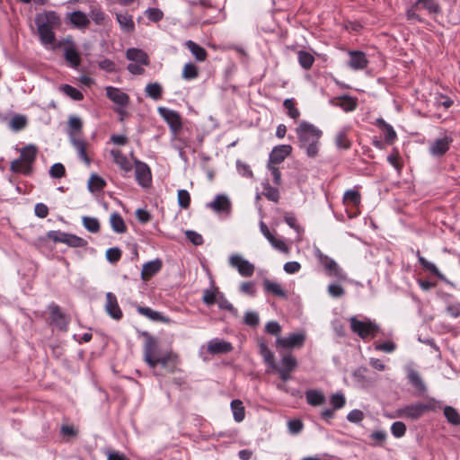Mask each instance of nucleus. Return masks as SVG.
<instances>
[{
	"label": "nucleus",
	"instance_id": "obj_1",
	"mask_svg": "<svg viewBox=\"0 0 460 460\" xmlns=\"http://www.w3.org/2000/svg\"><path fill=\"white\" fill-rule=\"evenodd\" d=\"M299 147L309 158H315L320 152V139L323 132L314 124L303 120L296 128Z\"/></svg>",
	"mask_w": 460,
	"mask_h": 460
},
{
	"label": "nucleus",
	"instance_id": "obj_2",
	"mask_svg": "<svg viewBox=\"0 0 460 460\" xmlns=\"http://www.w3.org/2000/svg\"><path fill=\"white\" fill-rule=\"evenodd\" d=\"M35 23L40 42L43 45L53 44L56 40L54 29L59 26L60 19L56 12L46 11L35 17Z\"/></svg>",
	"mask_w": 460,
	"mask_h": 460
},
{
	"label": "nucleus",
	"instance_id": "obj_3",
	"mask_svg": "<svg viewBox=\"0 0 460 460\" xmlns=\"http://www.w3.org/2000/svg\"><path fill=\"white\" fill-rule=\"evenodd\" d=\"M438 402L433 398L428 400L427 402H418L408 404L396 410L395 417L410 420H418L425 412L435 411L438 408Z\"/></svg>",
	"mask_w": 460,
	"mask_h": 460
},
{
	"label": "nucleus",
	"instance_id": "obj_4",
	"mask_svg": "<svg viewBox=\"0 0 460 460\" xmlns=\"http://www.w3.org/2000/svg\"><path fill=\"white\" fill-rule=\"evenodd\" d=\"M314 254L329 277L335 278L339 281H346L348 279L346 272L333 259L323 254L318 248L315 250Z\"/></svg>",
	"mask_w": 460,
	"mask_h": 460
},
{
	"label": "nucleus",
	"instance_id": "obj_5",
	"mask_svg": "<svg viewBox=\"0 0 460 460\" xmlns=\"http://www.w3.org/2000/svg\"><path fill=\"white\" fill-rule=\"evenodd\" d=\"M349 322L352 332L363 340L375 338L380 330L376 323L369 320L359 321L356 317H351Z\"/></svg>",
	"mask_w": 460,
	"mask_h": 460
},
{
	"label": "nucleus",
	"instance_id": "obj_6",
	"mask_svg": "<svg viewBox=\"0 0 460 460\" xmlns=\"http://www.w3.org/2000/svg\"><path fill=\"white\" fill-rule=\"evenodd\" d=\"M157 112L168 124L173 137H176L182 128V121L180 113L166 107H158Z\"/></svg>",
	"mask_w": 460,
	"mask_h": 460
},
{
	"label": "nucleus",
	"instance_id": "obj_7",
	"mask_svg": "<svg viewBox=\"0 0 460 460\" xmlns=\"http://www.w3.org/2000/svg\"><path fill=\"white\" fill-rule=\"evenodd\" d=\"M229 264L236 269L241 276L245 278L252 277L255 270L254 265L239 254L231 255Z\"/></svg>",
	"mask_w": 460,
	"mask_h": 460
},
{
	"label": "nucleus",
	"instance_id": "obj_8",
	"mask_svg": "<svg viewBox=\"0 0 460 460\" xmlns=\"http://www.w3.org/2000/svg\"><path fill=\"white\" fill-rule=\"evenodd\" d=\"M135 177L137 182L143 188H147L152 183V173L150 167L144 162L134 160Z\"/></svg>",
	"mask_w": 460,
	"mask_h": 460
},
{
	"label": "nucleus",
	"instance_id": "obj_9",
	"mask_svg": "<svg viewBox=\"0 0 460 460\" xmlns=\"http://www.w3.org/2000/svg\"><path fill=\"white\" fill-rule=\"evenodd\" d=\"M50 313V323L60 331H66L70 322V318L64 314L60 307L56 304H51L49 306Z\"/></svg>",
	"mask_w": 460,
	"mask_h": 460
},
{
	"label": "nucleus",
	"instance_id": "obj_10",
	"mask_svg": "<svg viewBox=\"0 0 460 460\" xmlns=\"http://www.w3.org/2000/svg\"><path fill=\"white\" fill-rule=\"evenodd\" d=\"M146 339L144 345V359L147 365L154 368V359L157 357L158 344L155 338L145 333Z\"/></svg>",
	"mask_w": 460,
	"mask_h": 460
},
{
	"label": "nucleus",
	"instance_id": "obj_11",
	"mask_svg": "<svg viewBox=\"0 0 460 460\" xmlns=\"http://www.w3.org/2000/svg\"><path fill=\"white\" fill-rule=\"evenodd\" d=\"M305 341L304 333H291L288 337H279L276 340L278 347L283 349H292L295 347H302Z\"/></svg>",
	"mask_w": 460,
	"mask_h": 460
},
{
	"label": "nucleus",
	"instance_id": "obj_12",
	"mask_svg": "<svg viewBox=\"0 0 460 460\" xmlns=\"http://www.w3.org/2000/svg\"><path fill=\"white\" fill-rule=\"evenodd\" d=\"M106 96L116 105L126 108L129 102V96L119 88L105 87Z\"/></svg>",
	"mask_w": 460,
	"mask_h": 460
},
{
	"label": "nucleus",
	"instance_id": "obj_13",
	"mask_svg": "<svg viewBox=\"0 0 460 460\" xmlns=\"http://www.w3.org/2000/svg\"><path fill=\"white\" fill-rule=\"evenodd\" d=\"M452 142L453 138L449 136L435 139L429 148L430 155L436 157L442 156L449 150Z\"/></svg>",
	"mask_w": 460,
	"mask_h": 460
},
{
	"label": "nucleus",
	"instance_id": "obj_14",
	"mask_svg": "<svg viewBox=\"0 0 460 460\" xmlns=\"http://www.w3.org/2000/svg\"><path fill=\"white\" fill-rule=\"evenodd\" d=\"M105 311L111 318L117 321L120 320L123 316L117 297L111 292L106 294Z\"/></svg>",
	"mask_w": 460,
	"mask_h": 460
},
{
	"label": "nucleus",
	"instance_id": "obj_15",
	"mask_svg": "<svg viewBox=\"0 0 460 460\" xmlns=\"http://www.w3.org/2000/svg\"><path fill=\"white\" fill-rule=\"evenodd\" d=\"M292 152V146L290 145H279L275 146L269 157V163L271 164H279L282 163L287 156H288Z\"/></svg>",
	"mask_w": 460,
	"mask_h": 460
},
{
	"label": "nucleus",
	"instance_id": "obj_16",
	"mask_svg": "<svg viewBox=\"0 0 460 460\" xmlns=\"http://www.w3.org/2000/svg\"><path fill=\"white\" fill-rule=\"evenodd\" d=\"M232 350L233 346L228 341L216 338L208 342V352L211 355L226 354Z\"/></svg>",
	"mask_w": 460,
	"mask_h": 460
},
{
	"label": "nucleus",
	"instance_id": "obj_17",
	"mask_svg": "<svg viewBox=\"0 0 460 460\" xmlns=\"http://www.w3.org/2000/svg\"><path fill=\"white\" fill-rule=\"evenodd\" d=\"M111 155L113 162L124 172V176H127L132 171V164L128 157L119 149H111Z\"/></svg>",
	"mask_w": 460,
	"mask_h": 460
},
{
	"label": "nucleus",
	"instance_id": "obj_18",
	"mask_svg": "<svg viewBox=\"0 0 460 460\" xmlns=\"http://www.w3.org/2000/svg\"><path fill=\"white\" fill-rule=\"evenodd\" d=\"M70 142L76 150L78 157L89 166L91 159L86 154V142L80 137H76L73 132L70 133Z\"/></svg>",
	"mask_w": 460,
	"mask_h": 460
},
{
	"label": "nucleus",
	"instance_id": "obj_19",
	"mask_svg": "<svg viewBox=\"0 0 460 460\" xmlns=\"http://www.w3.org/2000/svg\"><path fill=\"white\" fill-rule=\"evenodd\" d=\"M154 362H155L154 368L157 365H161L164 368H170V370L172 372L174 367L178 363V356L170 350V351L164 353L161 356H157L154 359Z\"/></svg>",
	"mask_w": 460,
	"mask_h": 460
},
{
	"label": "nucleus",
	"instance_id": "obj_20",
	"mask_svg": "<svg viewBox=\"0 0 460 460\" xmlns=\"http://www.w3.org/2000/svg\"><path fill=\"white\" fill-rule=\"evenodd\" d=\"M208 207L217 213H229L231 209V201L227 196L219 194L215 197L212 202L208 204Z\"/></svg>",
	"mask_w": 460,
	"mask_h": 460
},
{
	"label": "nucleus",
	"instance_id": "obj_21",
	"mask_svg": "<svg viewBox=\"0 0 460 460\" xmlns=\"http://www.w3.org/2000/svg\"><path fill=\"white\" fill-rule=\"evenodd\" d=\"M349 66L353 70H361L367 67L368 61L366 54L362 51H349Z\"/></svg>",
	"mask_w": 460,
	"mask_h": 460
},
{
	"label": "nucleus",
	"instance_id": "obj_22",
	"mask_svg": "<svg viewBox=\"0 0 460 460\" xmlns=\"http://www.w3.org/2000/svg\"><path fill=\"white\" fill-rule=\"evenodd\" d=\"M67 42L70 44V46L65 48L64 49L65 59L71 67L77 69L81 64L80 54L75 49L72 41L67 40Z\"/></svg>",
	"mask_w": 460,
	"mask_h": 460
},
{
	"label": "nucleus",
	"instance_id": "obj_23",
	"mask_svg": "<svg viewBox=\"0 0 460 460\" xmlns=\"http://www.w3.org/2000/svg\"><path fill=\"white\" fill-rule=\"evenodd\" d=\"M162 261L159 259L150 261L143 265L141 270V278L143 280H148L154 275L158 273L162 269Z\"/></svg>",
	"mask_w": 460,
	"mask_h": 460
},
{
	"label": "nucleus",
	"instance_id": "obj_24",
	"mask_svg": "<svg viewBox=\"0 0 460 460\" xmlns=\"http://www.w3.org/2000/svg\"><path fill=\"white\" fill-rule=\"evenodd\" d=\"M127 59L133 63H141L148 66L150 63L149 57L143 49L137 48H130L126 51Z\"/></svg>",
	"mask_w": 460,
	"mask_h": 460
},
{
	"label": "nucleus",
	"instance_id": "obj_25",
	"mask_svg": "<svg viewBox=\"0 0 460 460\" xmlns=\"http://www.w3.org/2000/svg\"><path fill=\"white\" fill-rule=\"evenodd\" d=\"M38 149L34 145H28L22 148L20 158L26 164V168L32 170V164L34 163L37 156Z\"/></svg>",
	"mask_w": 460,
	"mask_h": 460
},
{
	"label": "nucleus",
	"instance_id": "obj_26",
	"mask_svg": "<svg viewBox=\"0 0 460 460\" xmlns=\"http://www.w3.org/2000/svg\"><path fill=\"white\" fill-rule=\"evenodd\" d=\"M306 402L311 406H319L325 402L324 394L317 389H308L305 393Z\"/></svg>",
	"mask_w": 460,
	"mask_h": 460
},
{
	"label": "nucleus",
	"instance_id": "obj_27",
	"mask_svg": "<svg viewBox=\"0 0 460 460\" xmlns=\"http://www.w3.org/2000/svg\"><path fill=\"white\" fill-rule=\"evenodd\" d=\"M116 20L124 32L132 33L135 31V23L132 15L128 13H117Z\"/></svg>",
	"mask_w": 460,
	"mask_h": 460
},
{
	"label": "nucleus",
	"instance_id": "obj_28",
	"mask_svg": "<svg viewBox=\"0 0 460 460\" xmlns=\"http://www.w3.org/2000/svg\"><path fill=\"white\" fill-rule=\"evenodd\" d=\"M185 46L190 51V53L194 56L195 59L199 62H203L207 59L208 53L207 50L199 45L198 43L192 40H187L185 42Z\"/></svg>",
	"mask_w": 460,
	"mask_h": 460
},
{
	"label": "nucleus",
	"instance_id": "obj_29",
	"mask_svg": "<svg viewBox=\"0 0 460 460\" xmlns=\"http://www.w3.org/2000/svg\"><path fill=\"white\" fill-rule=\"evenodd\" d=\"M69 22L78 29H85L89 23L90 20L87 15L81 11H75L69 14Z\"/></svg>",
	"mask_w": 460,
	"mask_h": 460
},
{
	"label": "nucleus",
	"instance_id": "obj_30",
	"mask_svg": "<svg viewBox=\"0 0 460 460\" xmlns=\"http://www.w3.org/2000/svg\"><path fill=\"white\" fill-rule=\"evenodd\" d=\"M137 311L141 314L146 316V318L155 321V322H162L168 323L169 319L164 316L161 313L155 311L147 306H137Z\"/></svg>",
	"mask_w": 460,
	"mask_h": 460
},
{
	"label": "nucleus",
	"instance_id": "obj_31",
	"mask_svg": "<svg viewBox=\"0 0 460 460\" xmlns=\"http://www.w3.org/2000/svg\"><path fill=\"white\" fill-rule=\"evenodd\" d=\"M376 125L383 131L385 140L388 144H392L396 139L397 135L394 128L390 124L386 123L383 119H377Z\"/></svg>",
	"mask_w": 460,
	"mask_h": 460
},
{
	"label": "nucleus",
	"instance_id": "obj_32",
	"mask_svg": "<svg viewBox=\"0 0 460 460\" xmlns=\"http://www.w3.org/2000/svg\"><path fill=\"white\" fill-rule=\"evenodd\" d=\"M263 288L265 292L271 293L279 297L285 298L287 297V294L285 290L282 288L281 285L276 281L270 280L265 279L263 280Z\"/></svg>",
	"mask_w": 460,
	"mask_h": 460
},
{
	"label": "nucleus",
	"instance_id": "obj_33",
	"mask_svg": "<svg viewBox=\"0 0 460 460\" xmlns=\"http://www.w3.org/2000/svg\"><path fill=\"white\" fill-rule=\"evenodd\" d=\"M416 255L418 257L419 262L420 263L424 270H428L432 275H435L439 279H445L444 275L439 271L438 267L433 262L429 261L427 259L421 256L420 251H417Z\"/></svg>",
	"mask_w": 460,
	"mask_h": 460
},
{
	"label": "nucleus",
	"instance_id": "obj_34",
	"mask_svg": "<svg viewBox=\"0 0 460 460\" xmlns=\"http://www.w3.org/2000/svg\"><path fill=\"white\" fill-rule=\"evenodd\" d=\"M349 129L342 128L335 136V145L340 149H349L351 146V141L348 137Z\"/></svg>",
	"mask_w": 460,
	"mask_h": 460
},
{
	"label": "nucleus",
	"instance_id": "obj_35",
	"mask_svg": "<svg viewBox=\"0 0 460 460\" xmlns=\"http://www.w3.org/2000/svg\"><path fill=\"white\" fill-rule=\"evenodd\" d=\"M231 410L233 411L234 420L236 422H241L245 417V409L241 400L235 399L231 402Z\"/></svg>",
	"mask_w": 460,
	"mask_h": 460
},
{
	"label": "nucleus",
	"instance_id": "obj_36",
	"mask_svg": "<svg viewBox=\"0 0 460 460\" xmlns=\"http://www.w3.org/2000/svg\"><path fill=\"white\" fill-rule=\"evenodd\" d=\"M343 203L346 206L358 207L361 203V195L356 190H348L343 195Z\"/></svg>",
	"mask_w": 460,
	"mask_h": 460
},
{
	"label": "nucleus",
	"instance_id": "obj_37",
	"mask_svg": "<svg viewBox=\"0 0 460 460\" xmlns=\"http://www.w3.org/2000/svg\"><path fill=\"white\" fill-rule=\"evenodd\" d=\"M28 123L27 117L22 114H14L10 119L8 125L13 131H20L23 129Z\"/></svg>",
	"mask_w": 460,
	"mask_h": 460
},
{
	"label": "nucleus",
	"instance_id": "obj_38",
	"mask_svg": "<svg viewBox=\"0 0 460 460\" xmlns=\"http://www.w3.org/2000/svg\"><path fill=\"white\" fill-rule=\"evenodd\" d=\"M110 223L112 230L118 234L125 233L127 230L125 222L118 212L111 215Z\"/></svg>",
	"mask_w": 460,
	"mask_h": 460
},
{
	"label": "nucleus",
	"instance_id": "obj_39",
	"mask_svg": "<svg viewBox=\"0 0 460 460\" xmlns=\"http://www.w3.org/2000/svg\"><path fill=\"white\" fill-rule=\"evenodd\" d=\"M407 377L409 382L419 391L420 394H424L426 392V385L417 371L410 370Z\"/></svg>",
	"mask_w": 460,
	"mask_h": 460
},
{
	"label": "nucleus",
	"instance_id": "obj_40",
	"mask_svg": "<svg viewBox=\"0 0 460 460\" xmlns=\"http://www.w3.org/2000/svg\"><path fill=\"white\" fill-rule=\"evenodd\" d=\"M146 95L153 100H160L163 95V87L158 83L147 84L145 88Z\"/></svg>",
	"mask_w": 460,
	"mask_h": 460
},
{
	"label": "nucleus",
	"instance_id": "obj_41",
	"mask_svg": "<svg viewBox=\"0 0 460 460\" xmlns=\"http://www.w3.org/2000/svg\"><path fill=\"white\" fill-rule=\"evenodd\" d=\"M297 58H298L299 65L304 69H306V70L310 69L313 66L314 62V56L311 53L305 51V50H299L297 52Z\"/></svg>",
	"mask_w": 460,
	"mask_h": 460
},
{
	"label": "nucleus",
	"instance_id": "obj_42",
	"mask_svg": "<svg viewBox=\"0 0 460 460\" xmlns=\"http://www.w3.org/2000/svg\"><path fill=\"white\" fill-rule=\"evenodd\" d=\"M260 354L261 355L264 362L269 366V367L276 368L274 354L272 353V351L268 348V346L265 343L260 344Z\"/></svg>",
	"mask_w": 460,
	"mask_h": 460
},
{
	"label": "nucleus",
	"instance_id": "obj_43",
	"mask_svg": "<svg viewBox=\"0 0 460 460\" xmlns=\"http://www.w3.org/2000/svg\"><path fill=\"white\" fill-rule=\"evenodd\" d=\"M263 195L270 201L278 202L279 200V191L278 188L272 187L268 181L262 183Z\"/></svg>",
	"mask_w": 460,
	"mask_h": 460
},
{
	"label": "nucleus",
	"instance_id": "obj_44",
	"mask_svg": "<svg viewBox=\"0 0 460 460\" xmlns=\"http://www.w3.org/2000/svg\"><path fill=\"white\" fill-rule=\"evenodd\" d=\"M106 185V181L97 174H92L88 181V189L91 192L100 191Z\"/></svg>",
	"mask_w": 460,
	"mask_h": 460
},
{
	"label": "nucleus",
	"instance_id": "obj_45",
	"mask_svg": "<svg viewBox=\"0 0 460 460\" xmlns=\"http://www.w3.org/2000/svg\"><path fill=\"white\" fill-rule=\"evenodd\" d=\"M357 105V100L348 95L341 97L340 102L337 103V106L346 112L353 111L356 110Z\"/></svg>",
	"mask_w": 460,
	"mask_h": 460
},
{
	"label": "nucleus",
	"instance_id": "obj_46",
	"mask_svg": "<svg viewBox=\"0 0 460 460\" xmlns=\"http://www.w3.org/2000/svg\"><path fill=\"white\" fill-rule=\"evenodd\" d=\"M181 76L187 81L196 79L199 76V70L197 66L191 62L185 64L182 69Z\"/></svg>",
	"mask_w": 460,
	"mask_h": 460
},
{
	"label": "nucleus",
	"instance_id": "obj_47",
	"mask_svg": "<svg viewBox=\"0 0 460 460\" xmlns=\"http://www.w3.org/2000/svg\"><path fill=\"white\" fill-rule=\"evenodd\" d=\"M283 106L287 110V113H288V117H290L294 120H296L300 117V111L296 107V102H295L294 99H292V98L286 99L283 102Z\"/></svg>",
	"mask_w": 460,
	"mask_h": 460
},
{
	"label": "nucleus",
	"instance_id": "obj_48",
	"mask_svg": "<svg viewBox=\"0 0 460 460\" xmlns=\"http://www.w3.org/2000/svg\"><path fill=\"white\" fill-rule=\"evenodd\" d=\"M10 169L13 172L23 173L24 175L31 174L32 171L31 168H26V164L21 158L13 160L11 163Z\"/></svg>",
	"mask_w": 460,
	"mask_h": 460
},
{
	"label": "nucleus",
	"instance_id": "obj_49",
	"mask_svg": "<svg viewBox=\"0 0 460 460\" xmlns=\"http://www.w3.org/2000/svg\"><path fill=\"white\" fill-rule=\"evenodd\" d=\"M417 4L430 13H438L441 11L437 0H417Z\"/></svg>",
	"mask_w": 460,
	"mask_h": 460
},
{
	"label": "nucleus",
	"instance_id": "obj_50",
	"mask_svg": "<svg viewBox=\"0 0 460 460\" xmlns=\"http://www.w3.org/2000/svg\"><path fill=\"white\" fill-rule=\"evenodd\" d=\"M444 415L449 423L456 426L460 425V414L455 408L446 406L444 408Z\"/></svg>",
	"mask_w": 460,
	"mask_h": 460
},
{
	"label": "nucleus",
	"instance_id": "obj_51",
	"mask_svg": "<svg viewBox=\"0 0 460 460\" xmlns=\"http://www.w3.org/2000/svg\"><path fill=\"white\" fill-rule=\"evenodd\" d=\"M60 90L68 97L75 101H81L84 99V94L75 87L69 84H62Z\"/></svg>",
	"mask_w": 460,
	"mask_h": 460
},
{
	"label": "nucleus",
	"instance_id": "obj_52",
	"mask_svg": "<svg viewBox=\"0 0 460 460\" xmlns=\"http://www.w3.org/2000/svg\"><path fill=\"white\" fill-rule=\"evenodd\" d=\"M83 226L91 233H98L100 231V223L96 217H83Z\"/></svg>",
	"mask_w": 460,
	"mask_h": 460
},
{
	"label": "nucleus",
	"instance_id": "obj_53",
	"mask_svg": "<svg viewBox=\"0 0 460 460\" xmlns=\"http://www.w3.org/2000/svg\"><path fill=\"white\" fill-rule=\"evenodd\" d=\"M65 243L68 246L78 248L86 246L87 241L75 234H67Z\"/></svg>",
	"mask_w": 460,
	"mask_h": 460
},
{
	"label": "nucleus",
	"instance_id": "obj_54",
	"mask_svg": "<svg viewBox=\"0 0 460 460\" xmlns=\"http://www.w3.org/2000/svg\"><path fill=\"white\" fill-rule=\"evenodd\" d=\"M90 17L97 25H105L108 20L107 15L100 8L93 9Z\"/></svg>",
	"mask_w": 460,
	"mask_h": 460
},
{
	"label": "nucleus",
	"instance_id": "obj_55",
	"mask_svg": "<svg viewBox=\"0 0 460 460\" xmlns=\"http://www.w3.org/2000/svg\"><path fill=\"white\" fill-rule=\"evenodd\" d=\"M217 303L218 307L221 309H225L229 311L234 315L237 314V310L234 307V305L226 298L224 294L219 293L217 299L216 301Z\"/></svg>",
	"mask_w": 460,
	"mask_h": 460
},
{
	"label": "nucleus",
	"instance_id": "obj_56",
	"mask_svg": "<svg viewBox=\"0 0 460 460\" xmlns=\"http://www.w3.org/2000/svg\"><path fill=\"white\" fill-rule=\"evenodd\" d=\"M296 366V359L291 354H287L283 356L280 362V366L279 367H282L284 369H287L288 371H294Z\"/></svg>",
	"mask_w": 460,
	"mask_h": 460
},
{
	"label": "nucleus",
	"instance_id": "obj_57",
	"mask_svg": "<svg viewBox=\"0 0 460 460\" xmlns=\"http://www.w3.org/2000/svg\"><path fill=\"white\" fill-rule=\"evenodd\" d=\"M178 204L181 208L187 209L190 205V195L186 190H178L177 194Z\"/></svg>",
	"mask_w": 460,
	"mask_h": 460
},
{
	"label": "nucleus",
	"instance_id": "obj_58",
	"mask_svg": "<svg viewBox=\"0 0 460 460\" xmlns=\"http://www.w3.org/2000/svg\"><path fill=\"white\" fill-rule=\"evenodd\" d=\"M219 293L217 288L215 289H206L204 290L202 301L207 305H212L216 303Z\"/></svg>",
	"mask_w": 460,
	"mask_h": 460
},
{
	"label": "nucleus",
	"instance_id": "obj_59",
	"mask_svg": "<svg viewBox=\"0 0 460 460\" xmlns=\"http://www.w3.org/2000/svg\"><path fill=\"white\" fill-rule=\"evenodd\" d=\"M68 135L70 136V133L73 132L78 137L83 126L82 120L78 117H71L68 120Z\"/></svg>",
	"mask_w": 460,
	"mask_h": 460
},
{
	"label": "nucleus",
	"instance_id": "obj_60",
	"mask_svg": "<svg viewBox=\"0 0 460 460\" xmlns=\"http://www.w3.org/2000/svg\"><path fill=\"white\" fill-rule=\"evenodd\" d=\"M391 433L396 438H400L406 433V426L402 421H395L391 426Z\"/></svg>",
	"mask_w": 460,
	"mask_h": 460
},
{
	"label": "nucleus",
	"instance_id": "obj_61",
	"mask_svg": "<svg viewBox=\"0 0 460 460\" xmlns=\"http://www.w3.org/2000/svg\"><path fill=\"white\" fill-rule=\"evenodd\" d=\"M327 292L332 298H340L345 295V289L339 284L332 283L327 288Z\"/></svg>",
	"mask_w": 460,
	"mask_h": 460
},
{
	"label": "nucleus",
	"instance_id": "obj_62",
	"mask_svg": "<svg viewBox=\"0 0 460 460\" xmlns=\"http://www.w3.org/2000/svg\"><path fill=\"white\" fill-rule=\"evenodd\" d=\"M189 4L194 8H200L201 10L207 11L210 9L216 10L217 8L213 5L210 0H189Z\"/></svg>",
	"mask_w": 460,
	"mask_h": 460
},
{
	"label": "nucleus",
	"instance_id": "obj_63",
	"mask_svg": "<svg viewBox=\"0 0 460 460\" xmlns=\"http://www.w3.org/2000/svg\"><path fill=\"white\" fill-rule=\"evenodd\" d=\"M65 174H66V168L62 164L57 163V164H54L50 167L49 175L52 178L59 179V178L64 177Z\"/></svg>",
	"mask_w": 460,
	"mask_h": 460
},
{
	"label": "nucleus",
	"instance_id": "obj_64",
	"mask_svg": "<svg viewBox=\"0 0 460 460\" xmlns=\"http://www.w3.org/2000/svg\"><path fill=\"white\" fill-rule=\"evenodd\" d=\"M375 349L385 353H392L396 349V344L392 341H387L383 343H375Z\"/></svg>",
	"mask_w": 460,
	"mask_h": 460
}]
</instances>
